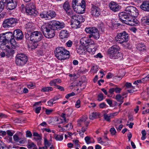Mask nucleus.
I'll return each instance as SVG.
<instances>
[{
  "mask_svg": "<svg viewBox=\"0 0 149 149\" xmlns=\"http://www.w3.org/2000/svg\"><path fill=\"white\" fill-rule=\"evenodd\" d=\"M46 25L47 28H50L51 29L55 30H56L60 29L64 27L65 24L63 23L60 22L57 20H52L49 22L48 23L44 24Z\"/></svg>",
  "mask_w": 149,
  "mask_h": 149,
  "instance_id": "nucleus-1",
  "label": "nucleus"
},
{
  "mask_svg": "<svg viewBox=\"0 0 149 149\" xmlns=\"http://www.w3.org/2000/svg\"><path fill=\"white\" fill-rule=\"evenodd\" d=\"M2 34H3L4 37L7 43L10 41L12 48L15 49L18 47V43L16 42L15 38H13L12 32H8Z\"/></svg>",
  "mask_w": 149,
  "mask_h": 149,
  "instance_id": "nucleus-2",
  "label": "nucleus"
},
{
  "mask_svg": "<svg viewBox=\"0 0 149 149\" xmlns=\"http://www.w3.org/2000/svg\"><path fill=\"white\" fill-rule=\"evenodd\" d=\"M28 60L27 56L22 53L17 54L15 57L16 64L19 66H22L24 65Z\"/></svg>",
  "mask_w": 149,
  "mask_h": 149,
  "instance_id": "nucleus-3",
  "label": "nucleus"
},
{
  "mask_svg": "<svg viewBox=\"0 0 149 149\" xmlns=\"http://www.w3.org/2000/svg\"><path fill=\"white\" fill-rule=\"evenodd\" d=\"M85 31L87 33L89 34V37H92L97 40L100 37V34L98 29L95 27H86L85 29Z\"/></svg>",
  "mask_w": 149,
  "mask_h": 149,
  "instance_id": "nucleus-4",
  "label": "nucleus"
},
{
  "mask_svg": "<svg viewBox=\"0 0 149 149\" xmlns=\"http://www.w3.org/2000/svg\"><path fill=\"white\" fill-rule=\"evenodd\" d=\"M117 42L122 44L124 42H127L129 40L128 34L125 31L118 33L115 38Z\"/></svg>",
  "mask_w": 149,
  "mask_h": 149,
  "instance_id": "nucleus-5",
  "label": "nucleus"
},
{
  "mask_svg": "<svg viewBox=\"0 0 149 149\" xmlns=\"http://www.w3.org/2000/svg\"><path fill=\"white\" fill-rule=\"evenodd\" d=\"M17 19L14 18H9L5 19L3 22V26L5 28L14 26L17 23Z\"/></svg>",
  "mask_w": 149,
  "mask_h": 149,
  "instance_id": "nucleus-6",
  "label": "nucleus"
},
{
  "mask_svg": "<svg viewBox=\"0 0 149 149\" xmlns=\"http://www.w3.org/2000/svg\"><path fill=\"white\" fill-rule=\"evenodd\" d=\"M118 17L120 19L123 23L126 24H131L130 17L126 12H122L119 13Z\"/></svg>",
  "mask_w": 149,
  "mask_h": 149,
  "instance_id": "nucleus-7",
  "label": "nucleus"
},
{
  "mask_svg": "<svg viewBox=\"0 0 149 149\" xmlns=\"http://www.w3.org/2000/svg\"><path fill=\"white\" fill-rule=\"evenodd\" d=\"M72 21L73 22V23H71V24H72L75 25L76 28L80 27L79 26V24L84 22L85 19L81 15H74L71 16Z\"/></svg>",
  "mask_w": 149,
  "mask_h": 149,
  "instance_id": "nucleus-8",
  "label": "nucleus"
},
{
  "mask_svg": "<svg viewBox=\"0 0 149 149\" xmlns=\"http://www.w3.org/2000/svg\"><path fill=\"white\" fill-rule=\"evenodd\" d=\"M46 25H42L41 27V31L45 37L48 38H53L55 36L54 32L51 31L52 29L50 28H47Z\"/></svg>",
  "mask_w": 149,
  "mask_h": 149,
  "instance_id": "nucleus-9",
  "label": "nucleus"
},
{
  "mask_svg": "<svg viewBox=\"0 0 149 149\" xmlns=\"http://www.w3.org/2000/svg\"><path fill=\"white\" fill-rule=\"evenodd\" d=\"M15 53L14 50L8 48L3 50L1 49L0 50V55L1 57H4L5 56L7 58H11L13 56Z\"/></svg>",
  "mask_w": 149,
  "mask_h": 149,
  "instance_id": "nucleus-10",
  "label": "nucleus"
},
{
  "mask_svg": "<svg viewBox=\"0 0 149 149\" xmlns=\"http://www.w3.org/2000/svg\"><path fill=\"white\" fill-rule=\"evenodd\" d=\"M79 6L83 9V10L85 11V2L84 0H73L72 2V7L74 11Z\"/></svg>",
  "mask_w": 149,
  "mask_h": 149,
  "instance_id": "nucleus-11",
  "label": "nucleus"
},
{
  "mask_svg": "<svg viewBox=\"0 0 149 149\" xmlns=\"http://www.w3.org/2000/svg\"><path fill=\"white\" fill-rule=\"evenodd\" d=\"M125 11L130 16L134 17H137L139 15L138 11L135 7L133 6H128L125 9Z\"/></svg>",
  "mask_w": 149,
  "mask_h": 149,
  "instance_id": "nucleus-12",
  "label": "nucleus"
},
{
  "mask_svg": "<svg viewBox=\"0 0 149 149\" xmlns=\"http://www.w3.org/2000/svg\"><path fill=\"white\" fill-rule=\"evenodd\" d=\"M43 38V36L40 31H36L31 33V39L33 42L37 43Z\"/></svg>",
  "mask_w": 149,
  "mask_h": 149,
  "instance_id": "nucleus-13",
  "label": "nucleus"
},
{
  "mask_svg": "<svg viewBox=\"0 0 149 149\" xmlns=\"http://www.w3.org/2000/svg\"><path fill=\"white\" fill-rule=\"evenodd\" d=\"M120 49L119 47L116 45H113L110 47L108 50V55L110 58H113V56L118 52Z\"/></svg>",
  "mask_w": 149,
  "mask_h": 149,
  "instance_id": "nucleus-14",
  "label": "nucleus"
},
{
  "mask_svg": "<svg viewBox=\"0 0 149 149\" xmlns=\"http://www.w3.org/2000/svg\"><path fill=\"white\" fill-rule=\"evenodd\" d=\"M90 38L86 37L82 38L80 40V43L85 47H87L89 45H94L95 43L94 41Z\"/></svg>",
  "mask_w": 149,
  "mask_h": 149,
  "instance_id": "nucleus-15",
  "label": "nucleus"
},
{
  "mask_svg": "<svg viewBox=\"0 0 149 149\" xmlns=\"http://www.w3.org/2000/svg\"><path fill=\"white\" fill-rule=\"evenodd\" d=\"M7 9L12 10L14 9L17 5L18 0H6Z\"/></svg>",
  "mask_w": 149,
  "mask_h": 149,
  "instance_id": "nucleus-16",
  "label": "nucleus"
},
{
  "mask_svg": "<svg viewBox=\"0 0 149 149\" xmlns=\"http://www.w3.org/2000/svg\"><path fill=\"white\" fill-rule=\"evenodd\" d=\"M13 38L17 40H22L24 37L22 32L20 29H18L15 30L13 33Z\"/></svg>",
  "mask_w": 149,
  "mask_h": 149,
  "instance_id": "nucleus-17",
  "label": "nucleus"
},
{
  "mask_svg": "<svg viewBox=\"0 0 149 149\" xmlns=\"http://www.w3.org/2000/svg\"><path fill=\"white\" fill-rule=\"evenodd\" d=\"M109 6L110 9L114 12L118 11L121 8V6L118 4L113 1H111L109 3Z\"/></svg>",
  "mask_w": 149,
  "mask_h": 149,
  "instance_id": "nucleus-18",
  "label": "nucleus"
},
{
  "mask_svg": "<svg viewBox=\"0 0 149 149\" xmlns=\"http://www.w3.org/2000/svg\"><path fill=\"white\" fill-rule=\"evenodd\" d=\"M55 56L58 60L61 61L64 60L68 59L70 56V52L69 51L61 53L55 55Z\"/></svg>",
  "mask_w": 149,
  "mask_h": 149,
  "instance_id": "nucleus-19",
  "label": "nucleus"
},
{
  "mask_svg": "<svg viewBox=\"0 0 149 149\" xmlns=\"http://www.w3.org/2000/svg\"><path fill=\"white\" fill-rule=\"evenodd\" d=\"M91 13L93 16L95 17H98L100 14V8L94 5L92 6Z\"/></svg>",
  "mask_w": 149,
  "mask_h": 149,
  "instance_id": "nucleus-20",
  "label": "nucleus"
},
{
  "mask_svg": "<svg viewBox=\"0 0 149 149\" xmlns=\"http://www.w3.org/2000/svg\"><path fill=\"white\" fill-rule=\"evenodd\" d=\"M140 8L143 10L149 12V1H144L140 6Z\"/></svg>",
  "mask_w": 149,
  "mask_h": 149,
  "instance_id": "nucleus-21",
  "label": "nucleus"
},
{
  "mask_svg": "<svg viewBox=\"0 0 149 149\" xmlns=\"http://www.w3.org/2000/svg\"><path fill=\"white\" fill-rule=\"evenodd\" d=\"M68 51L67 50L65 49L64 48L62 47H56L54 50L55 55H57V54H60L61 53H63L65 52Z\"/></svg>",
  "mask_w": 149,
  "mask_h": 149,
  "instance_id": "nucleus-22",
  "label": "nucleus"
},
{
  "mask_svg": "<svg viewBox=\"0 0 149 149\" xmlns=\"http://www.w3.org/2000/svg\"><path fill=\"white\" fill-rule=\"evenodd\" d=\"M47 15L49 20L55 17L56 15L55 11L53 10H49L47 11Z\"/></svg>",
  "mask_w": 149,
  "mask_h": 149,
  "instance_id": "nucleus-23",
  "label": "nucleus"
},
{
  "mask_svg": "<svg viewBox=\"0 0 149 149\" xmlns=\"http://www.w3.org/2000/svg\"><path fill=\"white\" fill-rule=\"evenodd\" d=\"M25 10L26 13L28 15L36 17L38 14V12L36 10L33 11L31 9L29 10V9H25Z\"/></svg>",
  "mask_w": 149,
  "mask_h": 149,
  "instance_id": "nucleus-24",
  "label": "nucleus"
},
{
  "mask_svg": "<svg viewBox=\"0 0 149 149\" xmlns=\"http://www.w3.org/2000/svg\"><path fill=\"white\" fill-rule=\"evenodd\" d=\"M69 36V33L66 30L61 31L60 33L59 36L62 39L67 38Z\"/></svg>",
  "mask_w": 149,
  "mask_h": 149,
  "instance_id": "nucleus-25",
  "label": "nucleus"
},
{
  "mask_svg": "<svg viewBox=\"0 0 149 149\" xmlns=\"http://www.w3.org/2000/svg\"><path fill=\"white\" fill-rule=\"evenodd\" d=\"M137 49L141 53H145L146 48L143 44H141L138 45Z\"/></svg>",
  "mask_w": 149,
  "mask_h": 149,
  "instance_id": "nucleus-26",
  "label": "nucleus"
},
{
  "mask_svg": "<svg viewBox=\"0 0 149 149\" xmlns=\"http://www.w3.org/2000/svg\"><path fill=\"white\" fill-rule=\"evenodd\" d=\"M115 114V113L108 114H104L103 115L104 118L106 121L108 122H110V119L114 116Z\"/></svg>",
  "mask_w": 149,
  "mask_h": 149,
  "instance_id": "nucleus-27",
  "label": "nucleus"
},
{
  "mask_svg": "<svg viewBox=\"0 0 149 149\" xmlns=\"http://www.w3.org/2000/svg\"><path fill=\"white\" fill-rule=\"evenodd\" d=\"M25 9H31L33 11L36 10L35 6L33 3H28L26 5Z\"/></svg>",
  "mask_w": 149,
  "mask_h": 149,
  "instance_id": "nucleus-28",
  "label": "nucleus"
},
{
  "mask_svg": "<svg viewBox=\"0 0 149 149\" xmlns=\"http://www.w3.org/2000/svg\"><path fill=\"white\" fill-rule=\"evenodd\" d=\"M6 3V0H1L0 1V13L4 9Z\"/></svg>",
  "mask_w": 149,
  "mask_h": 149,
  "instance_id": "nucleus-29",
  "label": "nucleus"
},
{
  "mask_svg": "<svg viewBox=\"0 0 149 149\" xmlns=\"http://www.w3.org/2000/svg\"><path fill=\"white\" fill-rule=\"evenodd\" d=\"M123 58V55L122 53L120 52H118L114 56H113V58H111L114 59H117L120 60H121Z\"/></svg>",
  "mask_w": 149,
  "mask_h": 149,
  "instance_id": "nucleus-30",
  "label": "nucleus"
},
{
  "mask_svg": "<svg viewBox=\"0 0 149 149\" xmlns=\"http://www.w3.org/2000/svg\"><path fill=\"white\" fill-rule=\"evenodd\" d=\"M142 20L143 22L146 25H149V15H147L143 17L142 19Z\"/></svg>",
  "mask_w": 149,
  "mask_h": 149,
  "instance_id": "nucleus-31",
  "label": "nucleus"
},
{
  "mask_svg": "<svg viewBox=\"0 0 149 149\" xmlns=\"http://www.w3.org/2000/svg\"><path fill=\"white\" fill-rule=\"evenodd\" d=\"M99 114L97 112H93L91 115L89 116V118L91 120L96 118L99 116Z\"/></svg>",
  "mask_w": 149,
  "mask_h": 149,
  "instance_id": "nucleus-32",
  "label": "nucleus"
},
{
  "mask_svg": "<svg viewBox=\"0 0 149 149\" xmlns=\"http://www.w3.org/2000/svg\"><path fill=\"white\" fill-rule=\"evenodd\" d=\"M4 38L3 34H0V40L2 43V45H5L7 43Z\"/></svg>",
  "mask_w": 149,
  "mask_h": 149,
  "instance_id": "nucleus-33",
  "label": "nucleus"
},
{
  "mask_svg": "<svg viewBox=\"0 0 149 149\" xmlns=\"http://www.w3.org/2000/svg\"><path fill=\"white\" fill-rule=\"evenodd\" d=\"M63 8L64 10L66 11H68V10L70 9V6L69 3L68 1H65L63 4Z\"/></svg>",
  "mask_w": 149,
  "mask_h": 149,
  "instance_id": "nucleus-34",
  "label": "nucleus"
},
{
  "mask_svg": "<svg viewBox=\"0 0 149 149\" xmlns=\"http://www.w3.org/2000/svg\"><path fill=\"white\" fill-rule=\"evenodd\" d=\"M53 90V88L52 87L50 86H48L43 88L42 89L41 91L42 92H49L52 91Z\"/></svg>",
  "mask_w": 149,
  "mask_h": 149,
  "instance_id": "nucleus-35",
  "label": "nucleus"
},
{
  "mask_svg": "<svg viewBox=\"0 0 149 149\" xmlns=\"http://www.w3.org/2000/svg\"><path fill=\"white\" fill-rule=\"evenodd\" d=\"M54 138L57 141H62L63 139V135H58L55 134L54 135Z\"/></svg>",
  "mask_w": 149,
  "mask_h": 149,
  "instance_id": "nucleus-36",
  "label": "nucleus"
},
{
  "mask_svg": "<svg viewBox=\"0 0 149 149\" xmlns=\"http://www.w3.org/2000/svg\"><path fill=\"white\" fill-rule=\"evenodd\" d=\"M40 17L42 19H45V20H49L47 12H42V13H40Z\"/></svg>",
  "mask_w": 149,
  "mask_h": 149,
  "instance_id": "nucleus-37",
  "label": "nucleus"
},
{
  "mask_svg": "<svg viewBox=\"0 0 149 149\" xmlns=\"http://www.w3.org/2000/svg\"><path fill=\"white\" fill-rule=\"evenodd\" d=\"M124 98V97H123L120 94L116 95L115 96V99L118 101H123Z\"/></svg>",
  "mask_w": 149,
  "mask_h": 149,
  "instance_id": "nucleus-38",
  "label": "nucleus"
},
{
  "mask_svg": "<svg viewBox=\"0 0 149 149\" xmlns=\"http://www.w3.org/2000/svg\"><path fill=\"white\" fill-rule=\"evenodd\" d=\"M77 52L79 54H82L84 51V47L82 46H79L77 49Z\"/></svg>",
  "mask_w": 149,
  "mask_h": 149,
  "instance_id": "nucleus-39",
  "label": "nucleus"
},
{
  "mask_svg": "<svg viewBox=\"0 0 149 149\" xmlns=\"http://www.w3.org/2000/svg\"><path fill=\"white\" fill-rule=\"evenodd\" d=\"M73 110L72 109L69 108L66 109L65 110V114L68 116H70L72 113Z\"/></svg>",
  "mask_w": 149,
  "mask_h": 149,
  "instance_id": "nucleus-40",
  "label": "nucleus"
},
{
  "mask_svg": "<svg viewBox=\"0 0 149 149\" xmlns=\"http://www.w3.org/2000/svg\"><path fill=\"white\" fill-rule=\"evenodd\" d=\"M133 16H131L130 17V19L131 20V22H130V23H131V24H127V25H130L131 26H134L135 25V24L136 23V22H135L136 21V19H135L133 18Z\"/></svg>",
  "mask_w": 149,
  "mask_h": 149,
  "instance_id": "nucleus-41",
  "label": "nucleus"
},
{
  "mask_svg": "<svg viewBox=\"0 0 149 149\" xmlns=\"http://www.w3.org/2000/svg\"><path fill=\"white\" fill-rule=\"evenodd\" d=\"M25 38L28 41H31L32 42V39H31V33L30 34L26 33L25 34Z\"/></svg>",
  "mask_w": 149,
  "mask_h": 149,
  "instance_id": "nucleus-42",
  "label": "nucleus"
},
{
  "mask_svg": "<svg viewBox=\"0 0 149 149\" xmlns=\"http://www.w3.org/2000/svg\"><path fill=\"white\" fill-rule=\"evenodd\" d=\"M97 100L99 101H101L104 99V95L102 93H99L97 96Z\"/></svg>",
  "mask_w": 149,
  "mask_h": 149,
  "instance_id": "nucleus-43",
  "label": "nucleus"
},
{
  "mask_svg": "<svg viewBox=\"0 0 149 149\" xmlns=\"http://www.w3.org/2000/svg\"><path fill=\"white\" fill-rule=\"evenodd\" d=\"M61 97L59 95L58 96H55L54 98L52 99V101L55 104L56 103V101Z\"/></svg>",
  "mask_w": 149,
  "mask_h": 149,
  "instance_id": "nucleus-44",
  "label": "nucleus"
},
{
  "mask_svg": "<svg viewBox=\"0 0 149 149\" xmlns=\"http://www.w3.org/2000/svg\"><path fill=\"white\" fill-rule=\"evenodd\" d=\"M141 133L142 134V136L141 138V139L143 140L145 139L146 138V132L145 130H142L141 131Z\"/></svg>",
  "mask_w": 149,
  "mask_h": 149,
  "instance_id": "nucleus-45",
  "label": "nucleus"
},
{
  "mask_svg": "<svg viewBox=\"0 0 149 149\" xmlns=\"http://www.w3.org/2000/svg\"><path fill=\"white\" fill-rule=\"evenodd\" d=\"M85 140L86 143L87 144H89L92 143V142L91 141V139L89 136H86L85 138Z\"/></svg>",
  "mask_w": 149,
  "mask_h": 149,
  "instance_id": "nucleus-46",
  "label": "nucleus"
},
{
  "mask_svg": "<svg viewBox=\"0 0 149 149\" xmlns=\"http://www.w3.org/2000/svg\"><path fill=\"white\" fill-rule=\"evenodd\" d=\"M13 139L14 141L17 142L19 141L20 138H19L17 134H15L13 136Z\"/></svg>",
  "mask_w": 149,
  "mask_h": 149,
  "instance_id": "nucleus-47",
  "label": "nucleus"
},
{
  "mask_svg": "<svg viewBox=\"0 0 149 149\" xmlns=\"http://www.w3.org/2000/svg\"><path fill=\"white\" fill-rule=\"evenodd\" d=\"M96 51V49L94 48H90L88 49V51L89 52V53L92 54H94Z\"/></svg>",
  "mask_w": 149,
  "mask_h": 149,
  "instance_id": "nucleus-48",
  "label": "nucleus"
},
{
  "mask_svg": "<svg viewBox=\"0 0 149 149\" xmlns=\"http://www.w3.org/2000/svg\"><path fill=\"white\" fill-rule=\"evenodd\" d=\"M111 134L113 135H115L116 133V131L114 128H111L110 130Z\"/></svg>",
  "mask_w": 149,
  "mask_h": 149,
  "instance_id": "nucleus-49",
  "label": "nucleus"
},
{
  "mask_svg": "<svg viewBox=\"0 0 149 149\" xmlns=\"http://www.w3.org/2000/svg\"><path fill=\"white\" fill-rule=\"evenodd\" d=\"M115 92L116 93H120L122 89L119 87L114 88Z\"/></svg>",
  "mask_w": 149,
  "mask_h": 149,
  "instance_id": "nucleus-50",
  "label": "nucleus"
},
{
  "mask_svg": "<svg viewBox=\"0 0 149 149\" xmlns=\"http://www.w3.org/2000/svg\"><path fill=\"white\" fill-rule=\"evenodd\" d=\"M66 12V13H67L68 15H72V16L73 15H74L73 14V10H72L71 8L70 9L68 10L67 11H65Z\"/></svg>",
  "mask_w": 149,
  "mask_h": 149,
  "instance_id": "nucleus-51",
  "label": "nucleus"
},
{
  "mask_svg": "<svg viewBox=\"0 0 149 149\" xmlns=\"http://www.w3.org/2000/svg\"><path fill=\"white\" fill-rule=\"evenodd\" d=\"M27 146L28 148L30 149L33 147L34 146H36V144L32 142L31 143L27 145Z\"/></svg>",
  "mask_w": 149,
  "mask_h": 149,
  "instance_id": "nucleus-52",
  "label": "nucleus"
},
{
  "mask_svg": "<svg viewBox=\"0 0 149 149\" xmlns=\"http://www.w3.org/2000/svg\"><path fill=\"white\" fill-rule=\"evenodd\" d=\"M44 145L45 146H50L51 145V143L49 142L46 139H44Z\"/></svg>",
  "mask_w": 149,
  "mask_h": 149,
  "instance_id": "nucleus-53",
  "label": "nucleus"
},
{
  "mask_svg": "<svg viewBox=\"0 0 149 149\" xmlns=\"http://www.w3.org/2000/svg\"><path fill=\"white\" fill-rule=\"evenodd\" d=\"M122 123V120L120 119H119L114 124L115 127L116 128V127H118V125L119 124H120Z\"/></svg>",
  "mask_w": 149,
  "mask_h": 149,
  "instance_id": "nucleus-54",
  "label": "nucleus"
},
{
  "mask_svg": "<svg viewBox=\"0 0 149 149\" xmlns=\"http://www.w3.org/2000/svg\"><path fill=\"white\" fill-rule=\"evenodd\" d=\"M38 44L36 42H33V43L32 44V45H31V49H35V48L37 47Z\"/></svg>",
  "mask_w": 149,
  "mask_h": 149,
  "instance_id": "nucleus-55",
  "label": "nucleus"
},
{
  "mask_svg": "<svg viewBox=\"0 0 149 149\" xmlns=\"http://www.w3.org/2000/svg\"><path fill=\"white\" fill-rule=\"evenodd\" d=\"M75 95V93L73 92H72L71 93L67 94L65 98L67 99H68L70 97L74 96Z\"/></svg>",
  "mask_w": 149,
  "mask_h": 149,
  "instance_id": "nucleus-56",
  "label": "nucleus"
},
{
  "mask_svg": "<svg viewBox=\"0 0 149 149\" xmlns=\"http://www.w3.org/2000/svg\"><path fill=\"white\" fill-rule=\"evenodd\" d=\"M80 103L81 101L79 100H78L77 101L75 104V106L77 108H78L80 107Z\"/></svg>",
  "mask_w": 149,
  "mask_h": 149,
  "instance_id": "nucleus-57",
  "label": "nucleus"
},
{
  "mask_svg": "<svg viewBox=\"0 0 149 149\" xmlns=\"http://www.w3.org/2000/svg\"><path fill=\"white\" fill-rule=\"evenodd\" d=\"M56 88L61 91H63L65 90L64 88L63 87L59 85L56 86Z\"/></svg>",
  "mask_w": 149,
  "mask_h": 149,
  "instance_id": "nucleus-58",
  "label": "nucleus"
},
{
  "mask_svg": "<svg viewBox=\"0 0 149 149\" xmlns=\"http://www.w3.org/2000/svg\"><path fill=\"white\" fill-rule=\"evenodd\" d=\"M26 136L27 137H31V136H32V133H31V132L29 130L27 131H26Z\"/></svg>",
  "mask_w": 149,
  "mask_h": 149,
  "instance_id": "nucleus-59",
  "label": "nucleus"
},
{
  "mask_svg": "<svg viewBox=\"0 0 149 149\" xmlns=\"http://www.w3.org/2000/svg\"><path fill=\"white\" fill-rule=\"evenodd\" d=\"M49 84L52 86H57L54 79L51 81L49 82Z\"/></svg>",
  "mask_w": 149,
  "mask_h": 149,
  "instance_id": "nucleus-60",
  "label": "nucleus"
},
{
  "mask_svg": "<svg viewBox=\"0 0 149 149\" xmlns=\"http://www.w3.org/2000/svg\"><path fill=\"white\" fill-rule=\"evenodd\" d=\"M72 42L70 40H69L66 43L67 46L68 47H71L72 45Z\"/></svg>",
  "mask_w": 149,
  "mask_h": 149,
  "instance_id": "nucleus-61",
  "label": "nucleus"
},
{
  "mask_svg": "<svg viewBox=\"0 0 149 149\" xmlns=\"http://www.w3.org/2000/svg\"><path fill=\"white\" fill-rule=\"evenodd\" d=\"M85 121L86 120H84V119L83 118H82L79 120H78V124L79 126H80L81 125V123L83 122H85Z\"/></svg>",
  "mask_w": 149,
  "mask_h": 149,
  "instance_id": "nucleus-62",
  "label": "nucleus"
},
{
  "mask_svg": "<svg viewBox=\"0 0 149 149\" xmlns=\"http://www.w3.org/2000/svg\"><path fill=\"white\" fill-rule=\"evenodd\" d=\"M107 106V104L104 102H102L99 104V107L100 108H103Z\"/></svg>",
  "mask_w": 149,
  "mask_h": 149,
  "instance_id": "nucleus-63",
  "label": "nucleus"
},
{
  "mask_svg": "<svg viewBox=\"0 0 149 149\" xmlns=\"http://www.w3.org/2000/svg\"><path fill=\"white\" fill-rule=\"evenodd\" d=\"M47 104L48 105L50 106H52L54 104L53 102L52 101V100L51 99L49 101H48Z\"/></svg>",
  "mask_w": 149,
  "mask_h": 149,
  "instance_id": "nucleus-64",
  "label": "nucleus"
}]
</instances>
